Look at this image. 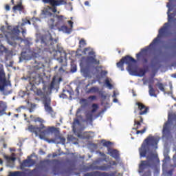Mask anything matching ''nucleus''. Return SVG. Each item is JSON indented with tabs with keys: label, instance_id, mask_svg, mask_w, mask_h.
<instances>
[{
	"label": "nucleus",
	"instance_id": "1",
	"mask_svg": "<svg viewBox=\"0 0 176 176\" xmlns=\"http://www.w3.org/2000/svg\"><path fill=\"white\" fill-rule=\"evenodd\" d=\"M160 138L149 135L143 142L141 147L139 148L140 159L146 157V160H141L139 164V173H144L142 176H152L151 168H153L156 166V160H158L157 155L151 152L146 155V153L151 149H157V144H159Z\"/></svg>",
	"mask_w": 176,
	"mask_h": 176
},
{
	"label": "nucleus",
	"instance_id": "2",
	"mask_svg": "<svg viewBox=\"0 0 176 176\" xmlns=\"http://www.w3.org/2000/svg\"><path fill=\"white\" fill-rule=\"evenodd\" d=\"M45 58L41 56L34 58V71L30 74V85L27 87L28 91H32L35 89V85L43 83L42 74L45 72Z\"/></svg>",
	"mask_w": 176,
	"mask_h": 176
},
{
	"label": "nucleus",
	"instance_id": "3",
	"mask_svg": "<svg viewBox=\"0 0 176 176\" xmlns=\"http://www.w3.org/2000/svg\"><path fill=\"white\" fill-rule=\"evenodd\" d=\"M137 60L134 58L127 55L121 58V60L117 63L118 68H120L121 71H124V64L128 65L126 69L131 75H134V76H144L148 72V69L138 68L135 63Z\"/></svg>",
	"mask_w": 176,
	"mask_h": 176
},
{
	"label": "nucleus",
	"instance_id": "4",
	"mask_svg": "<svg viewBox=\"0 0 176 176\" xmlns=\"http://www.w3.org/2000/svg\"><path fill=\"white\" fill-rule=\"evenodd\" d=\"M30 119H33V121H34L35 123L38 122V123H40V126H36L34 125H29L28 130L30 131V133H34L36 135H38L41 140H45V137H46L47 134L57 133V131H58V128L54 126L47 127L45 126V124H43L45 123V120L41 117L34 118L33 115H31Z\"/></svg>",
	"mask_w": 176,
	"mask_h": 176
},
{
	"label": "nucleus",
	"instance_id": "5",
	"mask_svg": "<svg viewBox=\"0 0 176 176\" xmlns=\"http://www.w3.org/2000/svg\"><path fill=\"white\" fill-rule=\"evenodd\" d=\"M42 14L45 16V17H52L47 21V25L50 30H56L57 28H60L61 24H64V19H65L64 15L53 14L47 9L43 10Z\"/></svg>",
	"mask_w": 176,
	"mask_h": 176
},
{
	"label": "nucleus",
	"instance_id": "6",
	"mask_svg": "<svg viewBox=\"0 0 176 176\" xmlns=\"http://www.w3.org/2000/svg\"><path fill=\"white\" fill-rule=\"evenodd\" d=\"M82 54L85 56L88 54L87 57H82L80 65H86V67H90L91 65H100V60L97 59V56L94 50L88 47L83 50Z\"/></svg>",
	"mask_w": 176,
	"mask_h": 176
},
{
	"label": "nucleus",
	"instance_id": "7",
	"mask_svg": "<svg viewBox=\"0 0 176 176\" xmlns=\"http://www.w3.org/2000/svg\"><path fill=\"white\" fill-rule=\"evenodd\" d=\"M168 31V23H166L161 28H160L157 37L153 40V41L147 47V49H149V47H155V46L159 45V43H160L162 38H166V36H167Z\"/></svg>",
	"mask_w": 176,
	"mask_h": 176
},
{
	"label": "nucleus",
	"instance_id": "8",
	"mask_svg": "<svg viewBox=\"0 0 176 176\" xmlns=\"http://www.w3.org/2000/svg\"><path fill=\"white\" fill-rule=\"evenodd\" d=\"M102 162V160L98 159L96 161H94L91 166V168L93 170H99L100 171H108V170H110V168H112V166H117L118 163L116 161H112L109 163V165H107V164H104L103 165L98 166H94L96 164H100Z\"/></svg>",
	"mask_w": 176,
	"mask_h": 176
},
{
	"label": "nucleus",
	"instance_id": "9",
	"mask_svg": "<svg viewBox=\"0 0 176 176\" xmlns=\"http://www.w3.org/2000/svg\"><path fill=\"white\" fill-rule=\"evenodd\" d=\"M53 57L55 60H57L60 64L63 63L64 57H67V53L64 50L63 47H58L57 45V50L52 52Z\"/></svg>",
	"mask_w": 176,
	"mask_h": 176
},
{
	"label": "nucleus",
	"instance_id": "10",
	"mask_svg": "<svg viewBox=\"0 0 176 176\" xmlns=\"http://www.w3.org/2000/svg\"><path fill=\"white\" fill-rule=\"evenodd\" d=\"M43 3H49L50 5V9H52L53 13L57 12V6L60 5H67V1L65 0H42Z\"/></svg>",
	"mask_w": 176,
	"mask_h": 176
},
{
	"label": "nucleus",
	"instance_id": "11",
	"mask_svg": "<svg viewBox=\"0 0 176 176\" xmlns=\"http://www.w3.org/2000/svg\"><path fill=\"white\" fill-rule=\"evenodd\" d=\"M171 119H170V116H168V121L164 123L162 134L166 138H173V135H171V131L170 130V124H171Z\"/></svg>",
	"mask_w": 176,
	"mask_h": 176
},
{
	"label": "nucleus",
	"instance_id": "12",
	"mask_svg": "<svg viewBox=\"0 0 176 176\" xmlns=\"http://www.w3.org/2000/svg\"><path fill=\"white\" fill-rule=\"evenodd\" d=\"M135 105L138 106V109H135L134 113H138L139 116H142V115H146V113H148V111H149V107L145 106V104L140 102H136Z\"/></svg>",
	"mask_w": 176,
	"mask_h": 176
},
{
	"label": "nucleus",
	"instance_id": "13",
	"mask_svg": "<svg viewBox=\"0 0 176 176\" xmlns=\"http://www.w3.org/2000/svg\"><path fill=\"white\" fill-rule=\"evenodd\" d=\"M6 86H11L10 81L6 80V78L2 77L0 72V91H3Z\"/></svg>",
	"mask_w": 176,
	"mask_h": 176
},
{
	"label": "nucleus",
	"instance_id": "14",
	"mask_svg": "<svg viewBox=\"0 0 176 176\" xmlns=\"http://www.w3.org/2000/svg\"><path fill=\"white\" fill-rule=\"evenodd\" d=\"M34 164H35V160L28 157V159L23 160L21 164V168H23V167H31V166H34Z\"/></svg>",
	"mask_w": 176,
	"mask_h": 176
},
{
	"label": "nucleus",
	"instance_id": "15",
	"mask_svg": "<svg viewBox=\"0 0 176 176\" xmlns=\"http://www.w3.org/2000/svg\"><path fill=\"white\" fill-rule=\"evenodd\" d=\"M92 176H116V172H111V173L107 172L94 171L91 173Z\"/></svg>",
	"mask_w": 176,
	"mask_h": 176
},
{
	"label": "nucleus",
	"instance_id": "16",
	"mask_svg": "<svg viewBox=\"0 0 176 176\" xmlns=\"http://www.w3.org/2000/svg\"><path fill=\"white\" fill-rule=\"evenodd\" d=\"M156 86L160 91H163L164 94H168V96H170V94H173V85H170V91L168 92L166 91V89H164V85L163 83L157 82Z\"/></svg>",
	"mask_w": 176,
	"mask_h": 176
},
{
	"label": "nucleus",
	"instance_id": "17",
	"mask_svg": "<svg viewBox=\"0 0 176 176\" xmlns=\"http://www.w3.org/2000/svg\"><path fill=\"white\" fill-rule=\"evenodd\" d=\"M50 163L55 164V166H58L60 164V161L58 160H44L40 162L41 166H46V164H50Z\"/></svg>",
	"mask_w": 176,
	"mask_h": 176
},
{
	"label": "nucleus",
	"instance_id": "18",
	"mask_svg": "<svg viewBox=\"0 0 176 176\" xmlns=\"http://www.w3.org/2000/svg\"><path fill=\"white\" fill-rule=\"evenodd\" d=\"M8 107L6 106V103L3 101L0 100V116H3V115H6V109Z\"/></svg>",
	"mask_w": 176,
	"mask_h": 176
},
{
	"label": "nucleus",
	"instance_id": "19",
	"mask_svg": "<svg viewBox=\"0 0 176 176\" xmlns=\"http://www.w3.org/2000/svg\"><path fill=\"white\" fill-rule=\"evenodd\" d=\"M65 20H67V18L64 19L63 23H62L60 25L59 28H57L56 30H61L62 31H65V32H67V34H69V32H72V28H68V26L64 25V24H65Z\"/></svg>",
	"mask_w": 176,
	"mask_h": 176
},
{
	"label": "nucleus",
	"instance_id": "20",
	"mask_svg": "<svg viewBox=\"0 0 176 176\" xmlns=\"http://www.w3.org/2000/svg\"><path fill=\"white\" fill-rule=\"evenodd\" d=\"M12 10L13 12H16L17 10H19V12H23V10H24V6H23V2H21V0H20L17 5L12 8Z\"/></svg>",
	"mask_w": 176,
	"mask_h": 176
},
{
	"label": "nucleus",
	"instance_id": "21",
	"mask_svg": "<svg viewBox=\"0 0 176 176\" xmlns=\"http://www.w3.org/2000/svg\"><path fill=\"white\" fill-rule=\"evenodd\" d=\"M140 121L135 120L134 126H136L135 128H133V130H138L141 127V123H144V118L142 116L139 117Z\"/></svg>",
	"mask_w": 176,
	"mask_h": 176
},
{
	"label": "nucleus",
	"instance_id": "22",
	"mask_svg": "<svg viewBox=\"0 0 176 176\" xmlns=\"http://www.w3.org/2000/svg\"><path fill=\"white\" fill-rule=\"evenodd\" d=\"M109 155L110 156H111V157H113V159H119V156H120V154H119V151H118V150L116 149H113V150H111L109 151Z\"/></svg>",
	"mask_w": 176,
	"mask_h": 176
},
{
	"label": "nucleus",
	"instance_id": "23",
	"mask_svg": "<svg viewBox=\"0 0 176 176\" xmlns=\"http://www.w3.org/2000/svg\"><path fill=\"white\" fill-rule=\"evenodd\" d=\"M148 89H149L148 93L151 97H157V96L156 95V90L153 89V87H152V85H149Z\"/></svg>",
	"mask_w": 176,
	"mask_h": 176
},
{
	"label": "nucleus",
	"instance_id": "24",
	"mask_svg": "<svg viewBox=\"0 0 176 176\" xmlns=\"http://www.w3.org/2000/svg\"><path fill=\"white\" fill-rule=\"evenodd\" d=\"M100 88L98 87H92L88 91H87V94H90L91 93H99Z\"/></svg>",
	"mask_w": 176,
	"mask_h": 176
},
{
	"label": "nucleus",
	"instance_id": "25",
	"mask_svg": "<svg viewBox=\"0 0 176 176\" xmlns=\"http://www.w3.org/2000/svg\"><path fill=\"white\" fill-rule=\"evenodd\" d=\"M54 86H56V78H53L52 81L51 82L50 86L47 88L48 93H52V90L54 89Z\"/></svg>",
	"mask_w": 176,
	"mask_h": 176
},
{
	"label": "nucleus",
	"instance_id": "26",
	"mask_svg": "<svg viewBox=\"0 0 176 176\" xmlns=\"http://www.w3.org/2000/svg\"><path fill=\"white\" fill-rule=\"evenodd\" d=\"M3 157L6 160L7 163L16 161V157H10L9 155H4Z\"/></svg>",
	"mask_w": 176,
	"mask_h": 176
},
{
	"label": "nucleus",
	"instance_id": "27",
	"mask_svg": "<svg viewBox=\"0 0 176 176\" xmlns=\"http://www.w3.org/2000/svg\"><path fill=\"white\" fill-rule=\"evenodd\" d=\"M85 118L87 122H93V114L90 111L85 114Z\"/></svg>",
	"mask_w": 176,
	"mask_h": 176
},
{
	"label": "nucleus",
	"instance_id": "28",
	"mask_svg": "<svg viewBox=\"0 0 176 176\" xmlns=\"http://www.w3.org/2000/svg\"><path fill=\"white\" fill-rule=\"evenodd\" d=\"M44 108L46 112H48V113H52V112H53V108L50 107V104L44 105Z\"/></svg>",
	"mask_w": 176,
	"mask_h": 176
},
{
	"label": "nucleus",
	"instance_id": "29",
	"mask_svg": "<svg viewBox=\"0 0 176 176\" xmlns=\"http://www.w3.org/2000/svg\"><path fill=\"white\" fill-rule=\"evenodd\" d=\"M11 32L14 35H19V34H20L19 26H15L14 28H13L12 30H11Z\"/></svg>",
	"mask_w": 176,
	"mask_h": 176
},
{
	"label": "nucleus",
	"instance_id": "30",
	"mask_svg": "<svg viewBox=\"0 0 176 176\" xmlns=\"http://www.w3.org/2000/svg\"><path fill=\"white\" fill-rule=\"evenodd\" d=\"M51 100L49 97H44L43 104L44 105H50Z\"/></svg>",
	"mask_w": 176,
	"mask_h": 176
},
{
	"label": "nucleus",
	"instance_id": "31",
	"mask_svg": "<svg viewBox=\"0 0 176 176\" xmlns=\"http://www.w3.org/2000/svg\"><path fill=\"white\" fill-rule=\"evenodd\" d=\"M77 70V67H76V65L75 64V63L72 62L71 63V72H76Z\"/></svg>",
	"mask_w": 176,
	"mask_h": 176
},
{
	"label": "nucleus",
	"instance_id": "32",
	"mask_svg": "<svg viewBox=\"0 0 176 176\" xmlns=\"http://www.w3.org/2000/svg\"><path fill=\"white\" fill-rule=\"evenodd\" d=\"M148 52V49H142L141 52L136 54V58H140L142 56V53Z\"/></svg>",
	"mask_w": 176,
	"mask_h": 176
},
{
	"label": "nucleus",
	"instance_id": "33",
	"mask_svg": "<svg viewBox=\"0 0 176 176\" xmlns=\"http://www.w3.org/2000/svg\"><path fill=\"white\" fill-rule=\"evenodd\" d=\"M79 47H85L86 46V41H85V38H81L79 41Z\"/></svg>",
	"mask_w": 176,
	"mask_h": 176
},
{
	"label": "nucleus",
	"instance_id": "34",
	"mask_svg": "<svg viewBox=\"0 0 176 176\" xmlns=\"http://www.w3.org/2000/svg\"><path fill=\"white\" fill-rule=\"evenodd\" d=\"M63 67H67V62L64 63V61H63L62 63H60V67L59 68V72H64Z\"/></svg>",
	"mask_w": 176,
	"mask_h": 176
},
{
	"label": "nucleus",
	"instance_id": "35",
	"mask_svg": "<svg viewBox=\"0 0 176 176\" xmlns=\"http://www.w3.org/2000/svg\"><path fill=\"white\" fill-rule=\"evenodd\" d=\"M146 131V126H144L142 130H140V131L137 130L136 134L137 135H138V134H144Z\"/></svg>",
	"mask_w": 176,
	"mask_h": 176
},
{
	"label": "nucleus",
	"instance_id": "36",
	"mask_svg": "<svg viewBox=\"0 0 176 176\" xmlns=\"http://www.w3.org/2000/svg\"><path fill=\"white\" fill-rule=\"evenodd\" d=\"M105 85L107 86V87H109V89H112V84H111L108 78L105 80Z\"/></svg>",
	"mask_w": 176,
	"mask_h": 176
},
{
	"label": "nucleus",
	"instance_id": "37",
	"mask_svg": "<svg viewBox=\"0 0 176 176\" xmlns=\"http://www.w3.org/2000/svg\"><path fill=\"white\" fill-rule=\"evenodd\" d=\"M111 144L112 143L111 142L107 141L103 142V146H107V148H109V146H111Z\"/></svg>",
	"mask_w": 176,
	"mask_h": 176
},
{
	"label": "nucleus",
	"instance_id": "38",
	"mask_svg": "<svg viewBox=\"0 0 176 176\" xmlns=\"http://www.w3.org/2000/svg\"><path fill=\"white\" fill-rule=\"evenodd\" d=\"M98 94L100 96L101 98H103V100L107 98V95L104 94V92L99 91Z\"/></svg>",
	"mask_w": 176,
	"mask_h": 176
},
{
	"label": "nucleus",
	"instance_id": "39",
	"mask_svg": "<svg viewBox=\"0 0 176 176\" xmlns=\"http://www.w3.org/2000/svg\"><path fill=\"white\" fill-rule=\"evenodd\" d=\"M88 100H90L91 101H95V100H97V96H90L88 97Z\"/></svg>",
	"mask_w": 176,
	"mask_h": 176
},
{
	"label": "nucleus",
	"instance_id": "40",
	"mask_svg": "<svg viewBox=\"0 0 176 176\" xmlns=\"http://www.w3.org/2000/svg\"><path fill=\"white\" fill-rule=\"evenodd\" d=\"M27 23L29 24L30 25H31V21L30 20H26L25 22L21 23V27L25 25V24H27Z\"/></svg>",
	"mask_w": 176,
	"mask_h": 176
},
{
	"label": "nucleus",
	"instance_id": "41",
	"mask_svg": "<svg viewBox=\"0 0 176 176\" xmlns=\"http://www.w3.org/2000/svg\"><path fill=\"white\" fill-rule=\"evenodd\" d=\"M8 43L9 45H11V46H16L17 43L14 41H11L10 40H8Z\"/></svg>",
	"mask_w": 176,
	"mask_h": 176
},
{
	"label": "nucleus",
	"instance_id": "42",
	"mask_svg": "<svg viewBox=\"0 0 176 176\" xmlns=\"http://www.w3.org/2000/svg\"><path fill=\"white\" fill-rule=\"evenodd\" d=\"M58 138L59 140H60V142H62V144H65V138L59 136Z\"/></svg>",
	"mask_w": 176,
	"mask_h": 176
},
{
	"label": "nucleus",
	"instance_id": "43",
	"mask_svg": "<svg viewBox=\"0 0 176 176\" xmlns=\"http://www.w3.org/2000/svg\"><path fill=\"white\" fill-rule=\"evenodd\" d=\"M67 140L68 141H74V140H75V138L74 137V135H70L69 136H68Z\"/></svg>",
	"mask_w": 176,
	"mask_h": 176
},
{
	"label": "nucleus",
	"instance_id": "44",
	"mask_svg": "<svg viewBox=\"0 0 176 176\" xmlns=\"http://www.w3.org/2000/svg\"><path fill=\"white\" fill-rule=\"evenodd\" d=\"M74 124H78L79 126V124H80V121H79L78 119H75L74 121Z\"/></svg>",
	"mask_w": 176,
	"mask_h": 176
},
{
	"label": "nucleus",
	"instance_id": "45",
	"mask_svg": "<svg viewBox=\"0 0 176 176\" xmlns=\"http://www.w3.org/2000/svg\"><path fill=\"white\" fill-rule=\"evenodd\" d=\"M67 23L70 25V28H73V27H74V22L72 21H68Z\"/></svg>",
	"mask_w": 176,
	"mask_h": 176
},
{
	"label": "nucleus",
	"instance_id": "46",
	"mask_svg": "<svg viewBox=\"0 0 176 176\" xmlns=\"http://www.w3.org/2000/svg\"><path fill=\"white\" fill-rule=\"evenodd\" d=\"M165 156V160L168 162L170 160V156H168V154H164Z\"/></svg>",
	"mask_w": 176,
	"mask_h": 176
},
{
	"label": "nucleus",
	"instance_id": "47",
	"mask_svg": "<svg viewBox=\"0 0 176 176\" xmlns=\"http://www.w3.org/2000/svg\"><path fill=\"white\" fill-rule=\"evenodd\" d=\"M93 109H98V104H92Z\"/></svg>",
	"mask_w": 176,
	"mask_h": 176
},
{
	"label": "nucleus",
	"instance_id": "48",
	"mask_svg": "<svg viewBox=\"0 0 176 176\" xmlns=\"http://www.w3.org/2000/svg\"><path fill=\"white\" fill-rule=\"evenodd\" d=\"M80 112H82V108L78 109L76 111V116H79V113H80Z\"/></svg>",
	"mask_w": 176,
	"mask_h": 176
},
{
	"label": "nucleus",
	"instance_id": "49",
	"mask_svg": "<svg viewBox=\"0 0 176 176\" xmlns=\"http://www.w3.org/2000/svg\"><path fill=\"white\" fill-rule=\"evenodd\" d=\"M5 9L7 12H9V10H10V6H9V4L6 5Z\"/></svg>",
	"mask_w": 176,
	"mask_h": 176
},
{
	"label": "nucleus",
	"instance_id": "50",
	"mask_svg": "<svg viewBox=\"0 0 176 176\" xmlns=\"http://www.w3.org/2000/svg\"><path fill=\"white\" fill-rule=\"evenodd\" d=\"M21 108H25L24 106H21L18 109H16L17 112H21Z\"/></svg>",
	"mask_w": 176,
	"mask_h": 176
},
{
	"label": "nucleus",
	"instance_id": "51",
	"mask_svg": "<svg viewBox=\"0 0 176 176\" xmlns=\"http://www.w3.org/2000/svg\"><path fill=\"white\" fill-rule=\"evenodd\" d=\"M60 98H67V96L65 95V94H62L60 95Z\"/></svg>",
	"mask_w": 176,
	"mask_h": 176
},
{
	"label": "nucleus",
	"instance_id": "52",
	"mask_svg": "<svg viewBox=\"0 0 176 176\" xmlns=\"http://www.w3.org/2000/svg\"><path fill=\"white\" fill-rule=\"evenodd\" d=\"M43 93H42L41 90H37V96H42Z\"/></svg>",
	"mask_w": 176,
	"mask_h": 176
},
{
	"label": "nucleus",
	"instance_id": "53",
	"mask_svg": "<svg viewBox=\"0 0 176 176\" xmlns=\"http://www.w3.org/2000/svg\"><path fill=\"white\" fill-rule=\"evenodd\" d=\"M107 74H108V72H107V71H102L101 72V75H103L104 76H105V75H107Z\"/></svg>",
	"mask_w": 176,
	"mask_h": 176
},
{
	"label": "nucleus",
	"instance_id": "54",
	"mask_svg": "<svg viewBox=\"0 0 176 176\" xmlns=\"http://www.w3.org/2000/svg\"><path fill=\"white\" fill-rule=\"evenodd\" d=\"M38 152H39L40 155H45V151H43V150H42V149H40Z\"/></svg>",
	"mask_w": 176,
	"mask_h": 176
},
{
	"label": "nucleus",
	"instance_id": "55",
	"mask_svg": "<svg viewBox=\"0 0 176 176\" xmlns=\"http://www.w3.org/2000/svg\"><path fill=\"white\" fill-rule=\"evenodd\" d=\"M50 41H51V42H53V41H54V42H55V43H57V39H53V38L52 37H51L50 38Z\"/></svg>",
	"mask_w": 176,
	"mask_h": 176
},
{
	"label": "nucleus",
	"instance_id": "56",
	"mask_svg": "<svg viewBox=\"0 0 176 176\" xmlns=\"http://www.w3.org/2000/svg\"><path fill=\"white\" fill-rule=\"evenodd\" d=\"M36 171H38V169L37 168H34V169L31 170L30 173L34 174V173H36Z\"/></svg>",
	"mask_w": 176,
	"mask_h": 176
},
{
	"label": "nucleus",
	"instance_id": "57",
	"mask_svg": "<svg viewBox=\"0 0 176 176\" xmlns=\"http://www.w3.org/2000/svg\"><path fill=\"white\" fill-rule=\"evenodd\" d=\"M143 63H144V64H147V63H148V58H143Z\"/></svg>",
	"mask_w": 176,
	"mask_h": 176
},
{
	"label": "nucleus",
	"instance_id": "58",
	"mask_svg": "<svg viewBox=\"0 0 176 176\" xmlns=\"http://www.w3.org/2000/svg\"><path fill=\"white\" fill-rule=\"evenodd\" d=\"M31 108H32V109H35V108H36V104H31Z\"/></svg>",
	"mask_w": 176,
	"mask_h": 176
},
{
	"label": "nucleus",
	"instance_id": "59",
	"mask_svg": "<svg viewBox=\"0 0 176 176\" xmlns=\"http://www.w3.org/2000/svg\"><path fill=\"white\" fill-rule=\"evenodd\" d=\"M168 21H171V20H173V17H171V15L168 14Z\"/></svg>",
	"mask_w": 176,
	"mask_h": 176
},
{
	"label": "nucleus",
	"instance_id": "60",
	"mask_svg": "<svg viewBox=\"0 0 176 176\" xmlns=\"http://www.w3.org/2000/svg\"><path fill=\"white\" fill-rule=\"evenodd\" d=\"M21 30H22V35H24V34L27 32V30L23 29V28H21Z\"/></svg>",
	"mask_w": 176,
	"mask_h": 176
},
{
	"label": "nucleus",
	"instance_id": "61",
	"mask_svg": "<svg viewBox=\"0 0 176 176\" xmlns=\"http://www.w3.org/2000/svg\"><path fill=\"white\" fill-rule=\"evenodd\" d=\"M89 112L93 114V113H94V112H97V109H92V110Z\"/></svg>",
	"mask_w": 176,
	"mask_h": 176
},
{
	"label": "nucleus",
	"instance_id": "62",
	"mask_svg": "<svg viewBox=\"0 0 176 176\" xmlns=\"http://www.w3.org/2000/svg\"><path fill=\"white\" fill-rule=\"evenodd\" d=\"M100 155H101V156H102L103 157H107V155H105V153H100Z\"/></svg>",
	"mask_w": 176,
	"mask_h": 176
},
{
	"label": "nucleus",
	"instance_id": "63",
	"mask_svg": "<svg viewBox=\"0 0 176 176\" xmlns=\"http://www.w3.org/2000/svg\"><path fill=\"white\" fill-rule=\"evenodd\" d=\"M57 156H58V155H57V153H54L52 154V157H57Z\"/></svg>",
	"mask_w": 176,
	"mask_h": 176
},
{
	"label": "nucleus",
	"instance_id": "64",
	"mask_svg": "<svg viewBox=\"0 0 176 176\" xmlns=\"http://www.w3.org/2000/svg\"><path fill=\"white\" fill-rule=\"evenodd\" d=\"M85 6H89V1H85Z\"/></svg>",
	"mask_w": 176,
	"mask_h": 176
}]
</instances>
